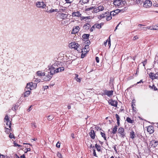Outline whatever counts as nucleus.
I'll list each match as a JSON object with an SVG mask.
<instances>
[{
	"label": "nucleus",
	"mask_w": 158,
	"mask_h": 158,
	"mask_svg": "<svg viewBox=\"0 0 158 158\" xmlns=\"http://www.w3.org/2000/svg\"><path fill=\"white\" fill-rule=\"evenodd\" d=\"M48 88V86L46 85V86H43V88L44 89V90L47 89Z\"/></svg>",
	"instance_id": "680f3d73"
},
{
	"label": "nucleus",
	"mask_w": 158,
	"mask_h": 158,
	"mask_svg": "<svg viewBox=\"0 0 158 158\" xmlns=\"http://www.w3.org/2000/svg\"><path fill=\"white\" fill-rule=\"evenodd\" d=\"M118 135L121 138H123L126 137V133L125 132L124 129L122 127H119L118 131Z\"/></svg>",
	"instance_id": "f03ea898"
},
{
	"label": "nucleus",
	"mask_w": 158,
	"mask_h": 158,
	"mask_svg": "<svg viewBox=\"0 0 158 158\" xmlns=\"http://www.w3.org/2000/svg\"><path fill=\"white\" fill-rule=\"evenodd\" d=\"M77 81L78 82H81V78H78L77 79Z\"/></svg>",
	"instance_id": "69168bd1"
},
{
	"label": "nucleus",
	"mask_w": 158,
	"mask_h": 158,
	"mask_svg": "<svg viewBox=\"0 0 158 158\" xmlns=\"http://www.w3.org/2000/svg\"><path fill=\"white\" fill-rule=\"evenodd\" d=\"M26 149L27 150V151L26 152H25V153H27V152L30 151H31V149L30 148H27Z\"/></svg>",
	"instance_id": "338daca9"
},
{
	"label": "nucleus",
	"mask_w": 158,
	"mask_h": 158,
	"mask_svg": "<svg viewBox=\"0 0 158 158\" xmlns=\"http://www.w3.org/2000/svg\"><path fill=\"white\" fill-rule=\"evenodd\" d=\"M107 42L108 44V45L110 47L111 45L110 36L109 37V38L107 40H106V41L104 43V44L105 46H106V45H107Z\"/></svg>",
	"instance_id": "4be33fe9"
},
{
	"label": "nucleus",
	"mask_w": 158,
	"mask_h": 158,
	"mask_svg": "<svg viewBox=\"0 0 158 158\" xmlns=\"http://www.w3.org/2000/svg\"><path fill=\"white\" fill-rule=\"evenodd\" d=\"M147 131L150 134L154 132L153 127L152 126H148L147 127Z\"/></svg>",
	"instance_id": "dca6fc26"
},
{
	"label": "nucleus",
	"mask_w": 158,
	"mask_h": 158,
	"mask_svg": "<svg viewBox=\"0 0 158 158\" xmlns=\"http://www.w3.org/2000/svg\"><path fill=\"white\" fill-rule=\"evenodd\" d=\"M37 127V125L35 123L33 122L31 123V127L33 129L36 128Z\"/></svg>",
	"instance_id": "4c0bfd02"
},
{
	"label": "nucleus",
	"mask_w": 158,
	"mask_h": 158,
	"mask_svg": "<svg viewBox=\"0 0 158 158\" xmlns=\"http://www.w3.org/2000/svg\"><path fill=\"white\" fill-rule=\"evenodd\" d=\"M155 30H158V24L153 26Z\"/></svg>",
	"instance_id": "4d7b16f0"
},
{
	"label": "nucleus",
	"mask_w": 158,
	"mask_h": 158,
	"mask_svg": "<svg viewBox=\"0 0 158 158\" xmlns=\"http://www.w3.org/2000/svg\"><path fill=\"white\" fill-rule=\"evenodd\" d=\"M88 48V45H86L83 49V50H84L85 52L86 51V53H87V52H88V51L87 50H86V49L87 48Z\"/></svg>",
	"instance_id": "a18cd8bd"
},
{
	"label": "nucleus",
	"mask_w": 158,
	"mask_h": 158,
	"mask_svg": "<svg viewBox=\"0 0 158 158\" xmlns=\"http://www.w3.org/2000/svg\"><path fill=\"white\" fill-rule=\"evenodd\" d=\"M69 47L71 48H74L77 50V51L79 52H82L81 54V57L82 58H84L86 54L85 53H83L82 49H81V47L80 45L78 43H75L74 42L71 43L69 44Z\"/></svg>",
	"instance_id": "f257e3e1"
},
{
	"label": "nucleus",
	"mask_w": 158,
	"mask_h": 158,
	"mask_svg": "<svg viewBox=\"0 0 158 158\" xmlns=\"http://www.w3.org/2000/svg\"><path fill=\"white\" fill-rule=\"evenodd\" d=\"M143 1H142V0H136L135 2L137 4H139L140 3H141V2H142Z\"/></svg>",
	"instance_id": "864d4df0"
},
{
	"label": "nucleus",
	"mask_w": 158,
	"mask_h": 158,
	"mask_svg": "<svg viewBox=\"0 0 158 158\" xmlns=\"http://www.w3.org/2000/svg\"><path fill=\"white\" fill-rule=\"evenodd\" d=\"M104 9V7L100 5L98 7L95 6V8L94 9V12L97 13L100 11H102Z\"/></svg>",
	"instance_id": "39448f33"
},
{
	"label": "nucleus",
	"mask_w": 158,
	"mask_h": 158,
	"mask_svg": "<svg viewBox=\"0 0 158 158\" xmlns=\"http://www.w3.org/2000/svg\"><path fill=\"white\" fill-rule=\"evenodd\" d=\"M95 8V6H90L89 7H85V8L84 10L85 11L87 12L89 11H91L93 13H95L94 12V9Z\"/></svg>",
	"instance_id": "9d476101"
},
{
	"label": "nucleus",
	"mask_w": 158,
	"mask_h": 158,
	"mask_svg": "<svg viewBox=\"0 0 158 158\" xmlns=\"http://www.w3.org/2000/svg\"><path fill=\"white\" fill-rule=\"evenodd\" d=\"M33 81L35 82V83H38L40 82V79H38V78H34L33 80Z\"/></svg>",
	"instance_id": "c9c22d12"
},
{
	"label": "nucleus",
	"mask_w": 158,
	"mask_h": 158,
	"mask_svg": "<svg viewBox=\"0 0 158 158\" xmlns=\"http://www.w3.org/2000/svg\"><path fill=\"white\" fill-rule=\"evenodd\" d=\"M49 69L50 70V75H51L52 76L53 74L56 73L55 69V68H52L51 67H50V68H49Z\"/></svg>",
	"instance_id": "a211bd4d"
},
{
	"label": "nucleus",
	"mask_w": 158,
	"mask_h": 158,
	"mask_svg": "<svg viewBox=\"0 0 158 158\" xmlns=\"http://www.w3.org/2000/svg\"><path fill=\"white\" fill-rule=\"evenodd\" d=\"M60 15V17L62 20H64L67 18L68 16V15L62 13Z\"/></svg>",
	"instance_id": "aec40b11"
},
{
	"label": "nucleus",
	"mask_w": 158,
	"mask_h": 158,
	"mask_svg": "<svg viewBox=\"0 0 158 158\" xmlns=\"http://www.w3.org/2000/svg\"><path fill=\"white\" fill-rule=\"evenodd\" d=\"M143 64L144 66H145V65L147 63V60H145L144 61L143 63Z\"/></svg>",
	"instance_id": "774afa93"
},
{
	"label": "nucleus",
	"mask_w": 158,
	"mask_h": 158,
	"mask_svg": "<svg viewBox=\"0 0 158 158\" xmlns=\"http://www.w3.org/2000/svg\"><path fill=\"white\" fill-rule=\"evenodd\" d=\"M90 25L88 23L85 24L83 27V28L84 29L88 30L90 27Z\"/></svg>",
	"instance_id": "b1692460"
},
{
	"label": "nucleus",
	"mask_w": 158,
	"mask_h": 158,
	"mask_svg": "<svg viewBox=\"0 0 158 158\" xmlns=\"http://www.w3.org/2000/svg\"><path fill=\"white\" fill-rule=\"evenodd\" d=\"M10 129L6 128L5 131L6 132V133H8L9 132H10Z\"/></svg>",
	"instance_id": "5fc2aeb1"
},
{
	"label": "nucleus",
	"mask_w": 158,
	"mask_h": 158,
	"mask_svg": "<svg viewBox=\"0 0 158 158\" xmlns=\"http://www.w3.org/2000/svg\"><path fill=\"white\" fill-rule=\"evenodd\" d=\"M115 116L116 118L117 121H119L120 118L119 116L117 114H116Z\"/></svg>",
	"instance_id": "de8ad7c7"
},
{
	"label": "nucleus",
	"mask_w": 158,
	"mask_h": 158,
	"mask_svg": "<svg viewBox=\"0 0 158 158\" xmlns=\"http://www.w3.org/2000/svg\"><path fill=\"white\" fill-rule=\"evenodd\" d=\"M152 5V2L149 0H146L145 1L143 4V7L146 8H149L151 7Z\"/></svg>",
	"instance_id": "6e6552de"
},
{
	"label": "nucleus",
	"mask_w": 158,
	"mask_h": 158,
	"mask_svg": "<svg viewBox=\"0 0 158 158\" xmlns=\"http://www.w3.org/2000/svg\"><path fill=\"white\" fill-rule=\"evenodd\" d=\"M118 128L117 126H115L112 130V133L113 134H115L116 133Z\"/></svg>",
	"instance_id": "c756f323"
},
{
	"label": "nucleus",
	"mask_w": 158,
	"mask_h": 158,
	"mask_svg": "<svg viewBox=\"0 0 158 158\" xmlns=\"http://www.w3.org/2000/svg\"><path fill=\"white\" fill-rule=\"evenodd\" d=\"M14 144V146L15 147H21V145L18 144L17 143H13Z\"/></svg>",
	"instance_id": "09e8293b"
},
{
	"label": "nucleus",
	"mask_w": 158,
	"mask_h": 158,
	"mask_svg": "<svg viewBox=\"0 0 158 158\" xmlns=\"http://www.w3.org/2000/svg\"><path fill=\"white\" fill-rule=\"evenodd\" d=\"M104 94L106 95L109 97H111L113 94V90H105L104 91Z\"/></svg>",
	"instance_id": "1a4fd4ad"
},
{
	"label": "nucleus",
	"mask_w": 158,
	"mask_h": 158,
	"mask_svg": "<svg viewBox=\"0 0 158 158\" xmlns=\"http://www.w3.org/2000/svg\"><path fill=\"white\" fill-rule=\"evenodd\" d=\"M64 69V67H59L58 68H56L55 69L56 73L59 72L63 71Z\"/></svg>",
	"instance_id": "f3484780"
},
{
	"label": "nucleus",
	"mask_w": 158,
	"mask_h": 158,
	"mask_svg": "<svg viewBox=\"0 0 158 158\" xmlns=\"http://www.w3.org/2000/svg\"><path fill=\"white\" fill-rule=\"evenodd\" d=\"M36 5L38 8H45L46 6V5L43 2H37L36 3Z\"/></svg>",
	"instance_id": "20e7f679"
},
{
	"label": "nucleus",
	"mask_w": 158,
	"mask_h": 158,
	"mask_svg": "<svg viewBox=\"0 0 158 158\" xmlns=\"http://www.w3.org/2000/svg\"><path fill=\"white\" fill-rule=\"evenodd\" d=\"M146 28H147L148 29H150L151 30H155L154 29V26H152V27H148Z\"/></svg>",
	"instance_id": "c03bdc74"
},
{
	"label": "nucleus",
	"mask_w": 158,
	"mask_h": 158,
	"mask_svg": "<svg viewBox=\"0 0 158 158\" xmlns=\"http://www.w3.org/2000/svg\"><path fill=\"white\" fill-rule=\"evenodd\" d=\"M37 74L38 75L40 76H44L45 74L44 72H43L41 71H39L37 72Z\"/></svg>",
	"instance_id": "c85d7f7f"
},
{
	"label": "nucleus",
	"mask_w": 158,
	"mask_h": 158,
	"mask_svg": "<svg viewBox=\"0 0 158 158\" xmlns=\"http://www.w3.org/2000/svg\"><path fill=\"white\" fill-rule=\"evenodd\" d=\"M72 16L73 17H77L81 18V15L80 12L78 11L77 12H73L72 13Z\"/></svg>",
	"instance_id": "ddd939ff"
},
{
	"label": "nucleus",
	"mask_w": 158,
	"mask_h": 158,
	"mask_svg": "<svg viewBox=\"0 0 158 158\" xmlns=\"http://www.w3.org/2000/svg\"><path fill=\"white\" fill-rule=\"evenodd\" d=\"M113 3L115 6H121L123 4V0H114Z\"/></svg>",
	"instance_id": "423d86ee"
},
{
	"label": "nucleus",
	"mask_w": 158,
	"mask_h": 158,
	"mask_svg": "<svg viewBox=\"0 0 158 158\" xmlns=\"http://www.w3.org/2000/svg\"><path fill=\"white\" fill-rule=\"evenodd\" d=\"M93 154L94 155V156H95L96 157H98L97 156V154H96V152H95V150L94 149L93 150Z\"/></svg>",
	"instance_id": "3c124183"
},
{
	"label": "nucleus",
	"mask_w": 158,
	"mask_h": 158,
	"mask_svg": "<svg viewBox=\"0 0 158 158\" xmlns=\"http://www.w3.org/2000/svg\"><path fill=\"white\" fill-rule=\"evenodd\" d=\"M89 135L92 139H94L95 138V134L94 131L91 129L89 133Z\"/></svg>",
	"instance_id": "2eb2a0df"
},
{
	"label": "nucleus",
	"mask_w": 158,
	"mask_h": 158,
	"mask_svg": "<svg viewBox=\"0 0 158 158\" xmlns=\"http://www.w3.org/2000/svg\"><path fill=\"white\" fill-rule=\"evenodd\" d=\"M95 148L97 149V150L98 152L101 151V147L99 145H98L97 143L95 145Z\"/></svg>",
	"instance_id": "2f4dec72"
},
{
	"label": "nucleus",
	"mask_w": 158,
	"mask_h": 158,
	"mask_svg": "<svg viewBox=\"0 0 158 158\" xmlns=\"http://www.w3.org/2000/svg\"><path fill=\"white\" fill-rule=\"evenodd\" d=\"M52 76L50 75V74L44 76V80L45 81H49L52 77Z\"/></svg>",
	"instance_id": "4468645a"
},
{
	"label": "nucleus",
	"mask_w": 158,
	"mask_h": 158,
	"mask_svg": "<svg viewBox=\"0 0 158 158\" xmlns=\"http://www.w3.org/2000/svg\"><path fill=\"white\" fill-rule=\"evenodd\" d=\"M89 0H81L80 2H82L83 4H85L88 3Z\"/></svg>",
	"instance_id": "79ce46f5"
},
{
	"label": "nucleus",
	"mask_w": 158,
	"mask_h": 158,
	"mask_svg": "<svg viewBox=\"0 0 158 158\" xmlns=\"http://www.w3.org/2000/svg\"><path fill=\"white\" fill-rule=\"evenodd\" d=\"M25 92L24 93V96L25 97H27L30 94L31 91L30 90H27L25 89Z\"/></svg>",
	"instance_id": "5701e85b"
},
{
	"label": "nucleus",
	"mask_w": 158,
	"mask_h": 158,
	"mask_svg": "<svg viewBox=\"0 0 158 158\" xmlns=\"http://www.w3.org/2000/svg\"><path fill=\"white\" fill-rule=\"evenodd\" d=\"M108 103L112 106H114L115 107H117L118 102L116 101L113 100H110L108 101Z\"/></svg>",
	"instance_id": "9b49d317"
},
{
	"label": "nucleus",
	"mask_w": 158,
	"mask_h": 158,
	"mask_svg": "<svg viewBox=\"0 0 158 158\" xmlns=\"http://www.w3.org/2000/svg\"><path fill=\"white\" fill-rule=\"evenodd\" d=\"M151 143H152V146L153 147L155 148L158 145V141L153 140L151 141Z\"/></svg>",
	"instance_id": "6ab92c4d"
},
{
	"label": "nucleus",
	"mask_w": 158,
	"mask_h": 158,
	"mask_svg": "<svg viewBox=\"0 0 158 158\" xmlns=\"http://www.w3.org/2000/svg\"><path fill=\"white\" fill-rule=\"evenodd\" d=\"M9 137L10 138V139H12L13 138H15V137L14 135L12 134L11 133L10 134Z\"/></svg>",
	"instance_id": "8fccbe9b"
},
{
	"label": "nucleus",
	"mask_w": 158,
	"mask_h": 158,
	"mask_svg": "<svg viewBox=\"0 0 158 158\" xmlns=\"http://www.w3.org/2000/svg\"><path fill=\"white\" fill-rule=\"evenodd\" d=\"M57 156L59 158H62V156L61 153L59 152L57 153Z\"/></svg>",
	"instance_id": "49530a36"
},
{
	"label": "nucleus",
	"mask_w": 158,
	"mask_h": 158,
	"mask_svg": "<svg viewBox=\"0 0 158 158\" xmlns=\"http://www.w3.org/2000/svg\"><path fill=\"white\" fill-rule=\"evenodd\" d=\"M7 158V157L6 156H4L3 155H0V158Z\"/></svg>",
	"instance_id": "e2e57ef3"
},
{
	"label": "nucleus",
	"mask_w": 158,
	"mask_h": 158,
	"mask_svg": "<svg viewBox=\"0 0 158 158\" xmlns=\"http://www.w3.org/2000/svg\"><path fill=\"white\" fill-rule=\"evenodd\" d=\"M47 118L48 120L51 121L54 118V116L53 115H51L48 116Z\"/></svg>",
	"instance_id": "f704fd0d"
},
{
	"label": "nucleus",
	"mask_w": 158,
	"mask_h": 158,
	"mask_svg": "<svg viewBox=\"0 0 158 158\" xmlns=\"http://www.w3.org/2000/svg\"><path fill=\"white\" fill-rule=\"evenodd\" d=\"M143 83L142 80H141L139 81L137 83L135 84V85H136L138 84H139L140 83Z\"/></svg>",
	"instance_id": "0e129e2a"
},
{
	"label": "nucleus",
	"mask_w": 158,
	"mask_h": 158,
	"mask_svg": "<svg viewBox=\"0 0 158 158\" xmlns=\"http://www.w3.org/2000/svg\"><path fill=\"white\" fill-rule=\"evenodd\" d=\"M82 19L84 20L85 19L86 20V19H90V16H87V17H84L81 16V18Z\"/></svg>",
	"instance_id": "37998d69"
},
{
	"label": "nucleus",
	"mask_w": 158,
	"mask_h": 158,
	"mask_svg": "<svg viewBox=\"0 0 158 158\" xmlns=\"http://www.w3.org/2000/svg\"><path fill=\"white\" fill-rule=\"evenodd\" d=\"M80 29L79 27L78 26H76L73 27L71 32L72 34H75L78 33Z\"/></svg>",
	"instance_id": "f8f14e48"
},
{
	"label": "nucleus",
	"mask_w": 158,
	"mask_h": 158,
	"mask_svg": "<svg viewBox=\"0 0 158 158\" xmlns=\"http://www.w3.org/2000/svg\"><path fill=\"white\" fill-rule=\"evenodd\" d=\"M96 27L95 26H94V25L93 26L90 28V31H93L94 30V28Z\"/></svg>",
	"instance_id": "6e6d98bb"
},
{
	"label": "nucleus",
	"mask_w": 158,
	"mask_h": 158,
	"mask_svg": "<svg viewBox=\"0 0 158 158\" xmlns=\"http://www.w3.org/2000/svg\"><path fill=\"white\" fill-rule=\"evenodd\" d=\"M31 82V84L32 85V89L35 88L37 86V84L35 83H33V82Z\"/></svg>",
	"instance_id": "ea45409f"
},
{
	"label": "nucleus",
	"mask_w": 158,
	"mask_h": 158,
	"mask_svg": "<svg viewBox=\"0 0 158 158\" xmlns=\"http://www.w3.org/2000/svg\"><path fill=\"white\" fill-rule=\"evenodd\" d=\"M130 137L131 138L133 139L135 136V134L133 131L132 130L130 132Z\"/></svg>",
	"instance_id": "412c9836"
},
{
	"label": "nucleus",
	"mask_w": 158,
	"mask_h": 158,
	"mask_svg": "<svg viewBox=\"0 0 158 158\" xmlns=\"http://www.w3.org/2000/svg\"><path fill=\"white\" fill-rule=\"evenodd\" d=\"M116 11H118V10L110 12V14L111 16H114L118 14V12H116Z\"/></svg>",
	"instance_id": "bb28decb"
},
{
	"label": "nucleus",
	"mask_w": 158,
	"mask_h": 158,
	"mask_svg": "<svg viewBox=\"0 0 158 158\" xmlns=\"http://www.w3.org/2000/svg\"><path fill=\"white\" fill-rule=\"evenodd\" d=\"M95 60L97 63H99V59L98 57H96Z\"/></svg>",
	"instance_id": "052dcab7"
},
{
	"label": "nucleus",
	"mask_w": 158,
	"mask_h": 158,
	"mask_svg": "<svg viewBox=\"0 0 158 158\" xmlns=\"http://www.w3.org/2000/svg\"><path fill=\"white\" fill-rule=\"evenodd\" d=\"M103 24H101V23L99 24H94V26H95L98 29L101 28L102 27V25Z\"/></svg>",
	"instance_id": "e433bc0d"
},
{
	"label": "nucleus",
	"mask_w": 158,
	"mask_h": 158,
	"mask_svg": "<svg viewBox=\"0 0 158 158\" xmlns=\"http://www.w3.org/2000/svg\"><path fill=\"white\" fill-rule=\"evenodd\" d=\"M139 38L138 36L137 35H135L134 36V37L133 38V40H137Z\"/></svg>",
	"instance_id": "13d9d810"
},
{
	"label": "nucleus",
	"mask_w": 158,
	"mask_h": 158,
	"mask_svg": "<svg viewBox=\"0 0 158 158\" xmlns=\"http://www.w3.org/2000/svg\"><path fill=\"white\" fill-rule=\"evenodd\" d=\"M109 12H107L105 13L104 14H102L99 15L101 19H103L105 18L106 16L107 15H109Z\"/></svg>",
	"instance_id": "393cba45"
},
{
	"label": "nucleus",
	"mask_w": 158,
	"mask_h": 158,
	"mask_svg": "<svg viewBox=\"0 0 158 158\" xmlns=\"http://www.w3.org/2000/svg\"><path fill=\"white\" fill-rule=\"evenodd\" d=\"M126 121L128 123H132L134 122V120L131 119V118L129 117L127 118Z\"/></svg>",
	"instance_id": "7c9ffc66"
},
{
	"label": "nucleus",
	"mask_w": 158,
	"mask_h": 158,
	"mask_svg": "<svg viewBox=\"0 0 158 158\" xmlns=\"http://www.w3.org/2000/svg\"><path fill=\"white\" fill-rule=\"evenodd\" d=\"M101 135H102V136L104 138L105 140H106V137L105 134L102 132H101Z\"/></svg>",
	"instance_id": "a19ab883"
},
{
	"label": "nucleus",
	"mask_w": 158,
	"mask_h": 158,
	"mask_svg": "<svg viewBox=\"0 0 158 158\" xmlns=\"http://www.w3.org/2000/svg\"><path fill=\"white\" fill-rule=\"evenodd\" d=\"M106 16V19L107 21H109L112 19V16L110 14Z\"/></svg>",
	"instance_id": "72a5a7b5"
},
{
	"label": "nucleus",
	"mask_w": 158,
	"mask_h": 158,
	"mask_svg": "<svg viewBox=\"0 0 158 158\" xmlns=\"http://www.w3.org/2000/svg\"><path fill=\"white\" fill-rule=\"evenodd\" d=\"M152 88L153 89V90L155 91L157 90V89L154 85H153L152 86Z\"/></svg>",
	"instance_id": "603ef678"
},
{
	"label": "nucleus",
	"mask_w": 158,
	"mask_h": 158,
	"mask_svg": "<svg viewBox=\"0 0 158 158\" xmlns=\"http://www.w3.org/2000/svg\"><path fill=\"white\" fill-rule=\"evenodd\" d=\"M89 35H90L89 34H84L82 35V37L83 39L85 40H88L89 39Z\"/></svg>",
	"instance_id": "a878e982"
},
{
	"label": "nucleus",
	"mask_w": 158,
	"mask_h": 158,
	"mask_svg": "<svg viewBox=\"0 0 158 158\" xmlns=\"http://www.w3.org/2000/svg\"><path fill=\"white\" fill-rule=\"evenodd\" d=\"M4 122L6 123L7 127L9 128H11V121L10 120V117L7 114L6 115L4 118Z\"/></svg>",
	"instance_id": "7ed1b4c3"
},
{
	"label": "nucleus",
	"mask_w": 158,
	"mask_h": 158,
	"mask_svg": "<svg viewBox=\"0 0 158 158\" xmlns=\"http://www.w3.org/2000/svg\"><path fill=\"white\" fill-rule=\"evenodd\" d=\"M58 62H56L51 67L52 68H55V69L58 67Z\"/></svg>",
	"instance_id": "473e14b6"
},
{
	"label": "nucleus",
	"mask_w": 158,
	"mask_h": 158,
	"mask_svg": "<svg viewBox=\"0 0 158 158\" xmlns=\"http://www.w3.org/2000/svg\"><path fill=\"white\" fill-rule=\"evenodd\" d=\"M56 147L59 148L60 147V143L58 142L56 144Z\"/></svg>",
	"instance_id": "bf43d9fd"
},
{
	"label": "nucleus",
	"mask_w": 158,
	"mask_h": 158,
	"mask_svg": "<svg viewBox=\"0 0 158 158\" xmlns=\"http://www.w3.org/2000/svg\"><path fill=\"white\" fill-rule=\"evenodd\" d=\"M149 76L150 77L152 80L154 79H158V72L155 74L151 72L149 73Z\"/></svg>",
	"instance_id": "0eeeda50"
},
{
	"label": "nucleus",
	"mask_w": 158,
	"mask_h": 158,
	"mask_svg": "<svg viewBox=\"0 0 158 158\" xmlns=\"http://www.w3.org/2000/svg\"><path fill=\"white\" fill-rule=\"evenodd\" d=\"M25 89H27V90H30H30L32 89V86H30L29 83H28L27 84Z\"/></svg>",
	"instance_id": "cd10ccee"
},
{
	"label": "nucleus",
	"mask_w": 158,
	"mask_h": 158,
	"mask_svg": "<svg viewBox=\"0 0 158 158\" xmlns=\"http://www.w3.org/2000/svg\"><path fill=\"white\" fill-rule=\"evenodd\" d=\"M18 106L17 105H13V107L12 108V110L14 111H15L17 109Z\"/></svg>",
	"instance_id": "58836bf2"
}]
</instances>
